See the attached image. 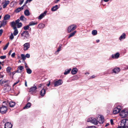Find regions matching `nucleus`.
I'll list each match as a JSON object with an SVG mask.
<instances>
[{
  "mask_svg": "<svg viewBox=\"0 0 128 128\" xmlns=\"http://www.w3.org/2000/svg\"><path fill=\"white\" fill-rule=\"evenodd\" d=\"M120 125L117 128H128V119L122 120L120 122Z\"/></svg>",
  "mask_w": 128,
  "mask_h": 128,
  "instance_id": "nucleus-1",
  "label": "nucleus"
},
{
  "mask_svg": "<svg viewBox=\"0 0 128 128\" xmlns=\"http://www.w3.org/2000/svg\"><path fill=\"white\" fill-rule=\"evenodd\" d=\"M7 110V107L4 106L3 105L0 107V112L2 114H6Z\"/></svg>",
  "mask_w": 128,
  "mask_h": 128,
  "instance_id": "nucleus-2",
  "label": "nucleus"
},
{
  "mask_svg": "<svg viewBox=\"0 0 128 128\" xmlns=\"http://www.w3.org/2000/svg\"><path fill=\"white\" fill-rule=\"evenodd\" d=\"M87 122H90L95 125H97L98 124V121L94 118H88L87 120Z\"/></svg>",
  "mask_w": 128,
  "mask_h": 128,
  "instance_id": "nucleus-3",
  "label": "nucleus"
},
{
  "mask_svg": "<svg viewBox=\"0 0 128 128\" xmlns=\"http://www.w3.org/2000/svg\"><path fill=\"white\" fill-rule=\"evenodd\" d=\"M128 114V112L126 110H122L120 113V115L122 118L126 117Z\"/></svg>",
  "mask_w": 128,
  "mask_h": 128,
  "instance_id": "nucleus-4",
  "label": "nucleus"
},
{
  "mask_svg": "<svg viewBox=\"0 0 128 128\" xmlns=\"http://www.w3.org/2000/svg\"><path fill=\"white\" fill-rule=\"evenodd\" d=\"M76 28V26L75 24H72L69 26L68 29V32H70L71 31L75 30Z\"/></svg>",
  "mask_w": 128,
  "mask_h": 128,
  "instance_id": "nucleus-5",
  "label": "nucleus"
},
{
  "mask_svg": "<svg viewBox=\"0 0 128 128\" xmlns=\"http://www.w3.org/2000/svg\"><path fill=\"white\" fill-rule=\"evenodd\" d=\"M120 110V107L119 106H118L117 107L114 108L113 110V113L116 114L119 113Z\"/></svg>",
  "mask_w": 128,
  "mask_h": 128,
  "instance_id": "nucleus-6",
  "label": "nucleus"
},
{
  "mask_svg": "<svg viewBox=\"0 0 128 128\" xmlns=\"http://www.w3.org/2000/svg\"><path fill=\"white\" fill-rule=\"evenodd\" d=\"M63 82L60 79L54 82V86H56L60 85Z\"/></svg>",
  "mask_w": 128,
  "mask_h": 128,
  "instance_id": "nucleus-7",
  "label": "nucleus"
},
{
  "mask_svg": "<svg viewBox=\"0 0 128 128\" xmlns=\"http://www.w3.org/2000/svg\"><path fill=\"white\" fill-rule=\"evenodd\" d=\"M21 36H24L26 38H28L29 37L30 34L28 32V31H24L21 34Z\"/></svg>",
  "mask_w": 128,
  "mask_h": 128,
  "instance_id": "nucleus-8",
  "label": "nucleus"
},
{
  "mask_svg": "<svg viewBox=\"0 0 128 128\" xmlns=\"http://www.w3.org/2000/svg\"><path fill=\"white\" fill-rule=\"evenodd\" d=\"M24 47V50H26L30 47V44L29 43H26L24 44L23 45Z\"/></svg>",
  "mask_w": 128,
  "mask_h": 128,
  "instance_id": "nucleus-9",
  "label": "nucleus"
},
{
  "mask_svg": "<svg viewBox=\"0 0 128 128\" xmlns=\"http://www.w3.org/2000/svg\"><path fill=\"white\" fill-rule=\"evenodd\" d=\"M98 122L100 124H102L104 122V117L102 116H100L98 118Z\"/></svg>",
  "mask_w": 128,
  "mask_h": 128,
  "instance_id": "nucleus-10",
  "label": "nucleus"
},
{
  "mask_svg": "<svg viewBox=\"0 0 128 128\" xmlns=\"http://www.w3.org/2000/svg\"><path fill=\"white\" fill-rule=\"evenodd\" d=\"M12 124L9 122L6 123L4 124V128H12Z\"/></svg>",
  "mask_w": 128,
  "mask_h": 128,
  "instance_id": "nucleus-11",
  "label": "nucleus"
},
{
  "mask_svg": "<svg viewBox=\"0 0 128 128\" xmlns=\"http://www.w3.org/2000/svg\"><path fill=\"white\" fill-rule=\"evenodd\" d=\"M120 70V69L119 68L116 67L112 70V73H118Z\"/></svg>",
  "mask_w": 128,
  "mask_h": 128,
  "instance_id": "nucleus-12",
  "label": "nucleus"
},
{
  "mask_svg": "<svg viewBox=\"0 0 128 128\" xmlns=\"http://www.w3.org/2000/svg\"><path fill=\"white\" fill-rule=\"evenodd\" d=\"M46 11H45L43 13L41 14L38 17V19L39 20H41L46 15Z\"/></svg>",
  "mask_w": 128,
  "mask_h": 128,
  "instance_id": "nucleus-13",
  "label": "nucleus"
},
{
  "mask_svg": "<svg viewBox=\"0 0 128 128\" xmlns=\"http://www.w3.org/2000/svg\"><path fill=\"white\" fill-rule=\"evenodd\" d=\"M46 94V90L44 89L43 88L40 92V94L42 96H44Z\"/></svg>",
  "mask_w": 128,
  "mask_h": 128,
  "instance_id": "nucleus-14",
  "label": "nucleus"
},
{
  "mask_svg": "<svg viewBox=\"0 0 128 128\" xmlns=\"http://www.w3.org/2000/svg\"><path fill=\"white\" fill-rule=\"evenodd\" d=\"M23 6H22L20 7H19L16 8L14 10V12L17 13L20 12L22 10H23Z\"/></svg>",
  "mask_w": 128,
  "mask_h": 128,
  "instance_id": "nucleus-15",
  "label": "nucleus"
},
{
  "mask_svg": "<svg viewBox=\"0 0 128 128\" xmlns=\"http://www.w3.org/2000/svg\"><path fill=\"white\" fill-rule=\"evenodd\" d=\"M13 29H15L16 28V25L17 24L14 22H12L10 23Z\"/></svg>",
  "mask_w": 128,
  "mask_h": 128,
  "instance_id": "nucleus-16",
  "label": "nucleus"
},
{
  "mask_svg": "<svg viewBox=\"0 0 128 128\" xmlns=\"http://www.w3.org/2000/svg\"><path fill=\"white\" fill-rule=\"evenodd\" d=\"M120 54L118 52H117L114 55L112 54V57L113 58H118Z\"/></svg>",
  "mask_w": 128,
  "mask_h": 128,
  "instance_id": "nucleus-17",
  "label": "nucleus"
},
{
  "mask_svg": "<svg viewBox=\"0 0 128 128\" xmlns=\"http://www.w3.org/2000/svg\"><path fill=\"white\" fill-rule=\"evenodd\" d=\"M37 89V88L36 86H32L30 88L29 91L32 92H34Z\"/></svg>",
  "mask_w": 128,
  "mask_h": 128,
  "instance_id": "nucleus-18",
  "label": "nucleus"
},
{
  "mask_svg": "<svg viewBox=\"0 0 128 128\" xmlns=\"http://www.w3.org/2000/svg\"><path fill=\"white\" fill-rule=\"evenodd\" d=\"M78 69L76 68H73L71 71V73L72 74H76L77 72Z\"/></svg>",
  "mask_w": 128,
  "mask_h": 128,
  "instance_id": "nucleus-19",
  "label": "nucleus"
},
{
  "mask_svg": "<svg viewBox=\"0 0 128 128\" xmlns=\"http://www.w3.org/2000/svg\"><path fill=\"white\" fill-rule=\"evenodd\" d=\"M58 6L56 5L55 6H53L51 8V10L52 12H53L56 10L58 8Z\"/></svg>",
  "mask_w": 128,
  "mask_h": 128,
  "instance_id": "nucleus-20",
  "label": "nucleus"
},
{
  "mask_svg": "<svg viewBox=\"0 0 128 128\" xmlns=\"http://www.w3.org/2000/svg\"><path fill=\"white\" fill-rule=\"evenodd\" d=\"M126 34L124 33H123L119 38V40L121 41L122 39H125L126 38Z\"/></svg>",
  "mask_w": 128,
  "mask_h": 128,
  "instance_id": "nucleus-21",
  "label": "nucleus"
},
{
  "mask_svg": "<svg viewBox=\"0 0 128 128\" xmlns=\"http://www.w3.org/2000/svg\"><path fill=\"white\" fill-rule=\"evenodd\" d=\"M5 20H4L2 21L1 22L0 26V28L2 26H5L6 24V21Z\"/></svg>",
  "mask_w": 128,
  "mask_h": 128,
  "instance_id": "nucleus-22",
  "label": "nucleus"
},
{
  "mask_svg": "<svg viewBox=\"0 0 128 128\" xmlns=\"http://www.w3.org/2000/svg\"><path fill=\"white\" fill-rule=\"evenodd\" d=\"M31 106V103L29 102H28L24 108V109H26L30 108Z\"/></svg>",
  "mask_w": 128,
  "mask_h": 128,
  "instance_id": "nucleus-23",
  "label": "nucleus"
},
{
  "mask_svg": "<svg viewBox=\"0 0 128 128\" xmlns=\"http://www.w3.org/2000/svg\"><path fill=\"white\" fill-rule=\"evenodd\" d=\"M24 15L26 16H28L30 15V13L28 10H26L24 12Z\"/></svg>",
  "mask_w": 128,
  "mask_h": 128,
  "instance_id": "nucleus-24",
  "label": "nucleus"
},
{
  "mask_svg": "<svg viewBox=\"0 0 128 128\" xmlns=\"http://www.w3.org/2000/svg\"><path fill=\"white\" fill-rule=\"evenodd\" d=\"M10 17V16L7 14L4 16V20H8L9 19Z\"/></svg>",
  "mask_w": 128,
  "mask_h": 128,
  "instance_id": "nucleus-25",
  "label": "nucleus"
},
{
  "mask_svg": "<svg viewBox=\"0 0 128 128\" xmlns=\"http://www.w3.org/2000/svg\"><path fill=\"white\" fill-rule=\"evenodd\" d=\"M38 24V22H30L29 24V26H30L34 25L35 24Z\"/></svg>",
  "mask_w": 128,
  "mask_h": 128,
  "instance_id": "nucleus-26",
  "label": "nucleus"
},
{
  "mask_svg": "<svg viewBox=\"0 0 128 128\" xmlns=\"http://www.w3.org/2000/svg\"><path fill=\"white\" fill-rule=\"evenodd\" d=\"M16 104V103L14 102H11L9 103L10 107H12L14 106Z\"/></svg>",
  "mask_w": 128,
  "mask_h": 128,
  "instance_id": "nucleus-27",
  "label": "nucleus"
},
{
  "mask_svg": "<svg viewBox=\"0 0 128 128\" xmlns=\"http://www.w3.org/2000/svg\"><path fill=\"white\" fill-rule=\"evenodd\" d=\"M20 19L22 21H25L26 20V18L23 15H22L20 18Z\"/></svg>",
  "mask_w": 128,
  "mask_h": 128,
  "instance_id": "nucleus-28",
  "label": "nucleus"
},
{
  "mask_svg": "<svg viewBox=\"0 0 128 128\" xmlns=\"http://www.w3.org/2000/svg\"><path fill=\"white\" fill-rule=\"evenodd\" d=\"M9 3V1L8 0L6 1L5 2V3L4 4L3 6V7L4 8H6L7 5Z\"/></svg>",
  "mask_w": 128,
  "mask_h": 128,
  "instance_id": "nucleus-29",
  "label": "nucleus"
},
{
  "mask_svg": "<svg viewBox=\"0 0 128 128\" xmlns=\"http://www.w3.org/2000/svg\"><path fill=\"white\" fill-rule=\"evenodd\" d=\"M76 31H74V32H72L70 33V34L69 36H68V38H70L71 37L74 36V34H75V33H76Z\"/></svg>",
  "mask_w": 128,
  "mask_h": 128,
  "instance_id": "nucleus-30",
  "label": "nucleus"
},
{
  "mask_svg": "<svg viewBox=\"0 0 128 128\" xmlns=\"http://www.w3.org/2000/svg\"><path fill=\"white\" fill-rule=\"evenodd\" d=\"M44 25L43 24H40L38 26V28H44Z\"/></svg>",
  "mask_w": 128,
  "mask_h": 128,
  "instance_id": "nucleus-31",
  "label": "nucleus"
},
{
  "mask_svg": "<svg viewBox=\"0 0 128 128\" xmlns=\"http://www.w3.org/2000/svg\"><path fill=\"white\" fill-rule=\"evenodd\" d=\"M14 29V32L13 34L14 36H16L18 34V32L17 28L15 29Z\"/></svg>",
  "mask_w": 128,
  "mask_h": 128,
  "instance_id": "nucleus-32",
  "label": "nucleus"
},
{
  "mask_svg": "<svg viewBox=\"0 0 128 128\" xmlns=\"http://www.w3.org/2000/svg\"><path fill=\"white\" fill-rule=\"evenodd\" d=\"M71 70V69L70 68L68 70H66L65 71V72H64V75H66L68 74L70 72Z\"/></svg>",
  "mask_w": 128,
  "mask_h": 128,
  "instance_id": "nucleus-33",
  "label": "nucleus"
},
{
  "mask_svg": "<svg viewBox=\"0 0 128 128\" xmlns=\"http://www.w3.org/2000/svg\"><path fill=\"white\" fill-rule=\"evenodd\" d=\"M27 72L29 74H31L32 72V71L30 68H28L26 69Z\"/></svg>",
  "mask_w": 128,
  "mask_h": 128,
  "instance_id": "nucleus-34",
  "label": "nucleus"
},
{
  "mask_svg": "<svg viewBox=\"0 0 128 128\" xmlns=\"http://www.w3.org/2000/svg\"><path fill=\"white\" fill-rule=\"evenodd\" d=\"M97 31L96 30H93L92 32V34L94 36L96 35L97 34Z\"/></svg>",
  "mask_w": 128,
  "mask_h": 128,
  "instance_id": "nucleus-35",
  "label": "nucleus"
},
{
  "mask_svg": "<svg viewBox=\"0 0 128 128\" xmlns=\"http://www.w3.org/2000/svg\"><path fill=\"white\" fill-rule=\"evenodd\" d=\"M29 24L27 26H25L24 27V29L25 30H26L29 29Z\"/></svg>",
  "mask_w": 128,
  "mask_h": 128,
  "instance_id": "nucleus-36",
  "label": "nucleus"
},
{
  "mask_svg": "<svg viewBox=\"0 0 128 128\" xmlns=\"http://www.w3.org/2000/svg\"><path fill=\"white\" fill-rule=\"evenodd\" d=\"M21 56L22 59L24 61L26 59V56L24 54H22L21 55Z\"/></svg>",
  "mask_w": 128,
  "mask_h": 128,
  "instance_id": "nucleus-37",
  "label": "nucleus"
},
{
  "mask_svg": "<svg viewBox=\"0 0 128 128\" xmlns=\"http://www.w3.org/2000/svg\"><path fill=\"white\" fill-rule=\"evenodd\" d=\"M9 44V42H8V43H7L5 45V46L4 48H3V50H6L7 49V48Z\"/></svg>",
  "mask_w": 128,
  "mask_h": 128,
  "instance_id": "nucleus-38",
  "label": "nucleus"
},
{
  "mask_svg": "<svg viewBox=\"0 0 128 128\" xmlns=\"http://www.w3.org/2000/svg\"><path fill=\"white\" fill-rule=\"evenodd\" d=\"M22 26V24L21 22H19L17 24V26L18 28H20Z\"/></svg>",
  "mask_w": 128,
  "mask_h": 128,
  "instance_id": "nucleus-39",
  "label": "nucleus"
},
{
  "mask_svg": "<svg viewBox=\"0 0 128 128\" xmlns=\"http://www.w3.org/2000/svg\"><path fill=\"white\" fill-rule=\"evenodd\" d=\"M9 80H3L1 83V84L2 85V84H4V83H6Z\"/></svg>",
  "mask_w": 128,
  "mask_h": 128,
  "instance_id": "nucleus-40",
  "label": "nucleus"
},
{
  "mask_svg": "<svg viewBox=\"0 0 128 128\" xmlns=\"http://www.w3.org/2000/svg\"><path fill=\"white\" fill-rule=\"evenodd\" d=\"M10 38L11 40H12L14 38V36L12 33L11 34V35L10 37Z\"/></svg>",
  "mask_w": 128,
  "mask_h": 128,
  "instance_id": "nucleus-41",
  "label": "nucleus"
},
{
  "mask_svg": "<svg viewBox=\"0 0 128 128\" xmlns=\"http://www.w3.org/2000/svg\"><path fill=\"white\" fill-rule=\"evenodd\" d=\"M6 56H0V58L2 59H4L6 58Z\"/></svg>",
  "mask_w": 128,
  "mask_h": 128,
  "instance_id": "nucleus-42",
  "label": "nucleus"
},
{
  "mask_svg": "<svg viewBox=\"0 0 128 128\" xmlns=\"http://www.w3.org/2000/svg\"><path fill=\"white\" fill-rule=\"evenodd\" d=\"M11 68H10V67H8L6 69V71L8 72H10V70H11Z\"/></svg>",
  "mask_w": 128,
  "mask_h": 128,
  "instance_id": "nucleus-43",
  "label": "nucleus"
},
{
  "mask_svg": "<svg viewBox=\"0 0 128 128\" xmlns=\"http://www.w3.org/2000/svg\"><path fill=\"white\" fill-rule=\"evenodd\" d=\"M18 68H19V69L20 70H22L24 68L23 66H20Z\"/></svg>",
  "mask_w": 128,
  "mask_h": 128,
  "instance_id": "nucleus-44",
  "label": "nucleus"
},
{
  "mask_svg": "<svg viewBox=\"0 0 128 128\" xmlns=\"http://www.w3.org/2000/svg\"><path fill=\"white\" fill-rule=\"evenodd\" d=\"M20 21V20L19 19H18L17 20H16L15 21V22L16 23V24H18V23H19V22Z\"/></svg>",
  "mask_w": 128,
  "mask_h": 128,
  "instance_id": "nucleus-45",
  "label": "nucleus"
},
{
  "mask_svg": "<svg viewBox=\"0 0 128 128\" xmlns=\"http://www.w3.org/2000/svg\"><path fill=\"white\" fill-rule=\"evenodd\" d=\"M25 56L26 57L28 58L30 57V55L29 54H26Z\"/></svg>",
  "mask_w": 128,
  "mask_h": 128,
  "instance_id": "nucleus-46",
  "label": "nucleus"
},
{
  "mask_svg": "<svg viewBox=\"0 0 128 128\" xmlns=\"http://www.w3.org/2000/svg\"><path fill=\"white\" fill-rule=\"evenodd\" d=\"M15 53L14 52L11 55V56L12 57L14 58L15 56Z\"/></svg>",
  "mask_w": 128,
  "mask_h": 128,
  "instance_id": "nucleus-47",
  "label": "nucleus"
},
{
  "mask_svg": "<svg viewBox=\"0 0 128 128\" xmlns=\"http://www.w3.org/2000/svg\"><path fill=\"white\" fill-rule=\"evenodd\" d=\"M3 32V30L2 29L0 30V36H1Z\"/></svg>",
  "mask_w": 128,
  "mask_h": 128,
  "instance_id": "nucleus-48",
  "label": "nucleus"
},
{
  "mask_svg": "<svg viewBox=\"0 0 128 128\" xmlns=\"http://www.w3.org/2000/svg\"><path fill=\"white\" fill-rule=\"evenodd\" d=\"M24 2V0H20V2L19 3V4L20 5L22 4Z\"/></svg>",
  "mask_w": 128,
  "mask_h": 128,
  "instance_id": "nucleus-49",
  "label": "nucleus"
},
{
  "mask_svg": "<svg viewBox=\"0 0 128 128\" xmlns=\"http://www.w3.org/2000/svg\"><path fill=\"white\" fill-rule=\"evenodd\" d=\"M60 50V48H58L57 51L56 52H58Z\"/></svg>",
  "mask_w": 128,
  "mask_h": 128,
  "instance_id": "nucleus-50",
  "label": "nucleus"
},
{
  "mask_svg": "<svg viewBox=\"0 0 128 128\" xmlns=\"http://www.w3.org/2000/svg\"><path fill=\"white\" fill-rule=\"evenodd\" d=\"M88 128H97L95 126H92L90 127H89Z\"/></svg>",
  "mask_w": 128,
  "mask_h": 128,
  "instance_id": "nucleus-51",
  "label": "nucleus"
},
{
  "mask_svg": "<svg viewBox=\"0 0 128 128\" xmlns=\"http://www.w3.org/2000/svg\"><path fill=\"white\" fill-rule=\"evenodd\" d=\"M9 86V84H6L4 86L5 87H8V86Z\"/></svg>",
  "mask_w": 128,
  "mask_h": 128,
  "instance_id": "nucleus-52",
  "label": "nucleus"
},
{
  "mask_svg": "<svg viewBox=\"0 0 128 128\" xmlns=\"http://www.w3.org/2000/svg\"><path fill=\"white\" fill-rule=\"evenodd\" d=\"M110 123L112 125L113 124V120L112 119H111L110 120Z\"/></svg>",
  "mask_w": 128,
  "mask_h": 128,
  "instance_id": "nucleus-53",
  "label": "nucleus"
},
{
  "mask_svg": "<svg viewBox=\"0 0 128 128\" xmlns=\"http://www.w3.org/2000/svg\"><path fill=\"white\" fill-rule=\"evenodd\" d=\"M19 82V80H18L17 81H16V82L14 83V85H15L17 84Z\"/></svg>",
  "mask_w": 128,
  "mask_h": 128,
  "instance_id": "nucleus-54",
  "label": "nucleus"
},
{
  "mask_svg": "<svg viewBox=\"0 0 128 128\" xmlns=\"http://www.w3.org/2000/svg\"><path fill=\"white\" fill-rule=\"evenodd\" d=\"M28 1L27 0L24 3V5L22 6H23V7L26 5V4L28 3Z\"/></svg>",
  "mask_w": 128,
  "mask_h": 128,
  "instance_id": "nucleus-55",
  "label": "nucleus"
},
{
  "mask_svg": "<svg viewBox=\"0 0 128 128\" xmlns=\"http://www.w3.org/2000/svg\"><path fill=\"white\" fill-rule=\"evenodd\" d=\"M42 84H41L38 85V87L39 88H40L42 86Z\"/></svg>",
  "mask_w": 128,
  "mask_h": 128,
  "instance_id": "nucleus-56",
  "label": "nucleus"
},
{
  "mask_svg": "<svg viewBox=\"0 0 128 128\" xmlns=\"http://www.w3.org/2000/svg\"><path fill=\"white\" fill-rule=\"evenodd\" d=\"M12 52V50H10L9 52L8 53V54L9 55H10L11 54V53Z\"/></svg>",
  "mask_w": 128,
  "mask_h": 128,
  "instance_id": "nucleus-57",
  "label": "nucleus"
},
{
  "mask_svg": "<svg viewBox=\"0 0 128 128\" xmlns=\"http://www.w3.org/2000/svg\"><path fill=\"white\" fill-rule=\"evenodd\" d=\"M49 83L47 84V86H49L50 84V81H48Z\"/></svg>",
  "mask_w": 128,
  "mask_h": 128,
  "instance_id": "nucleus-58",
  "label": "nucleus"
},
{
  "mask_svg": "<svg viewBox=\"0 0 128 128\" xmlns=\"http://www.w3.org/2000/svg\"><path fill=\"white\" fill-rule=\"evenodd\" d=\"M25 86L26 87H27V82H26V80H25Z\"/></svg>",
  "mask_w": 128,
  "mask_h": 128,
  "instance_id": "nucleus-59",
  "label": "nucleus"
},
{
  "mask_svg": "<svg viewBox=\"0 0 128 128\" xmlns=\"http://www.w3.org/2000/svg\"><path fill=\"white\" fill-rule=\"evenodd\" d=\"M4 77V76L3 75H2L1 74H0V78H2Z\"/></svg>",
  "mask_w": 128,
  "mask_h": 128,
  "instance_id": "nucleus-60",
  "label": "nucleus"
},
{
  "mask_svg": "<svg viewBox=\"0 0 128 128\" xmlns=\"http://www.w3.org/2000/svg\"><path fill=\"white\" fill-rule=\"evenodd\" d=\"M58 1H59L58 0H55L54 2L55 3H57Z\"/></svg>",
  "mask_w": 128,
  "mask_h": 128,
  "instance_id": "nucleus-61",
  "label": "nucleus"
},
{
  "mask_svg": "<svg viewBox=\"0 0 128 128\" xmlns=\"http://www.w3.org/2000/svg\"><path fill=\"white\" fill-rule=\"evenodd\" d=\"M62 46V44H60L59 45V46L58 48H61Z\"/></svg>",
  "mask_w": 128,
  "mask_h": 128,
  "instance_id": "nucleus-62",
  "label": "nucleus"
},
{
  "mask_svg": "<svg viewBox=\"0 0 128 128\" xmlns=\"http://www.w3.org/2000/svg\"><path fill=\"white\" fill-rule=\"evenodd\" d=\"M96 42L97 43L98 42H100V40H96Z\"/></svg>",
  "mask_w": 128,
  "mask_h": 128,
  "instance_id": "nucleus-63",
  "label": "nucleus"
},
{
  "mask_svg": "<svg viewBox=\"0 0 128 128\" xmlns=\"http://www.w3.org/2000/svg\"><path fill=\"white\" fill-rule=\"evenodd\" d=\"M95 76L94 75H93L92 76V78H94L95 77Z\"/></svg>",
  "mask_w": 128,
  "mask_h": 128,
  "instance_id": "nucleus-64",
  "label": "nucleus"
}]
</instances>
